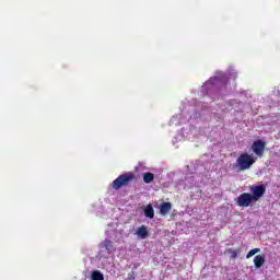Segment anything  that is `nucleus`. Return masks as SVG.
<instances>
[{
  "label": "nucleus",
  "instance_id": "13",
  "mask_svg": "<svg viewBox=\"0 0 280 280\" xmlns=\"http://www.w3.org/2000/svg\"><path fill=\"white\" fill-rule=\"evenodd\" d=\"M257 253H261V249L260 248L250 249L246 255V259H250V257H255Z\"/></svg>",
  "mask_w": 280,
  "mask_h": 280
},
{
  "label": "nucleus",
  "instance_id": "10",
  "mask_svg": "<svg viewBox=\"0 0 280 280\" xmlns=\"http://www.w3.org/2000/svg\"><path fill=\"white\" fill-rule=\"evenodd\" d=\"M144 215L145 218H150V220L154 218V208H152V205L147 206L144 209Z\"/></svg>",
  "mask_w": 280,
  "mask_h": 280
},
{
  "label": "nucleus",
  "instance_id": "14",
  "mask_svg": "<svg viewBox=\"0 0 280 280\" xmlns=\"http://www.w3.org/2000/svg\"><path fill=\"white\" fill-rule=\"evenodd\" d=\"M233 257H237V254H236V253H234V254H233Z\"/></svg>",
  "mask_w": 280,
  "mask_h": 280
},
{
  "label": "nucleus",
  "instance_id": "6",
  "mask_svg": "<svg viewBox=\"0 0 280 280\" xmlns=\"http://www.w3.org/2000/svg\"><path fill=\"white\" fill-rule=\"evenodd\" d=\"M264 264H266V256L264 254H259L254 257L255 268L259 269Z\"/></svg>",
  "mask_w": 280,
  "mask_h": 280
},
{
  "label": "nucleus",
  "instance_id": "2",
  "mask_svg": "<svg viewBox=\"0 0 280 280\" xmlns=\"http://www.w3.org/2000/svg\"><path fill=\"white\" fill-rule=\"evenodd\" d=\"M135 178H137V176L133 172L121 174L112 183V187L118 191V189H121V187H128V185H130Z\"/></svg>",
  "mask_w": 280,
  "mask_h": 280
},
{
  "label": "nucleus",
  "instance_id": "12",
  "mask_svg": "<svg viewBox=\"0 0 280 280\" xmlns=\"http://www.w3.org/2000/svg\"><path fill=\"white\" fill-rule=\"evenodd\" d=\"M92 280H104V275L101 271H93L91 276Z\"/></svg>",
  "mask_w": 280,
  "mask_h": 280
},
{
  "label": "nucleus",
  "instance_id": "5",
  "mask_svg": "<svg viewBox=\"0 0 280 280\" xmlns=\"http://www.w3.org/2000/svg\"><path fill=\"white\" fill-rule=\"evenodd\" d=\"M249 191H252V199H254L255 202L266 196V187L264 185L250 186Z\"/></svg>",
  "mask_w": 280,
  "mask_h": 280
},
{
  "label": "nucleus",
  "instance_id": "4",
  "mask_svg": "<svg viewBox=\"0 0 280 280\" xmlns=\"http://www.w3.org/2000/svg\"><path fill=\"white\" fill-rule=\"evenodd\" d=\"M252 150L258 159H261L264 156V152H266V141L264 140H256L252 144Z\"/></svg>",
  "mask_w": 280,
  "mask_h": 280
},
{
  "label": "nucleus",
  "instance_id": "1",
  "mask_svg": "<svg viewBox=\"0 0 280 280\" xmlns=\"http://www.w3.org/2000/svg\"><path fill=\"white\" fill-rule=\"evenodd\" d=\"M255 165V159L253 155L248 153L241 154L236 162L233 164L232 170H235V172H246V170H250Z\"/></svg>",
  "mask_w": 280,
  "mask_h": 280
},
{
  "label": "nucleus",
  "instance_id": "9",
  "mask_svg": "<svg viewBox=\"0 0 280 280\" xmlns=\"http://www.w3.org/2000/svg\"><path fill=\"white\" fill-rule=\"evenodd\" d=\"M103 246L107 250V253H115V250H116L115 244L110 240H105L103 242Z\"/></svg>",
  "mask_w": 280,
  "mask_h": 280
},
{
  "label": "nucleus",
  "instance_id": "8",
  "mask_svg": "<svg viewBox=\"0 0 280 280\" xmlns=\"http://www.w3.org/2000/svg\"><path fill=\"white\" fill-rule=\"evenodd\" d=\"M172 211V202H162L160 205V213L162 215H167Z\"/></svg>",
  "mask_w": 280,
  "mask_h": 280
},
{
  "label": "nucleus",
  "instance_id": "7",
  "mask_svg": "<svg viewBox=\"0 0 280 280\" xmlns=\"http://www.w3.org/2000/svg\"><path fill=\"white\" fill-rule=\"evenodd\" d=\"M136 234L141 240H145L150 235V232L148 231V228L145 225H141L140 228L137 229Z\"/></svg>",
  "mask_w": 280,
  "mask_h": 280
},
{
  "label": "nucleus",
  "instance_id": "3",
  "mask_svg": "<svg viewBox=\"0 0 280 280\" xmlns=\"http://www.w3.org/2000/svg\"><path fill=\"white\" fill-rule=\"evenodd\" d=\"M255 200L253 199V195L250 192H243L237 198H236V205L237 207H250V205L254 202Z\"/></svg>",
  "mask_w": 280,
  "mask_h": 280
},
{
  "label": "nucleus",
  "instance_id": "11",
  "mask_svg": "<svg viewBox=\"0 0 280 280\" xmlns=\"http://www.w3.org/2000/svg\"><path fill=\"white\" fill-rule=\"evenodd\" d=\"M143 180L144 183H147V185H150V183H153L154 182V174L153 173H144L143 174Z\"/></svg>",
  "mask_w": 280,
  "mask_h": 280
}]
</instances>
